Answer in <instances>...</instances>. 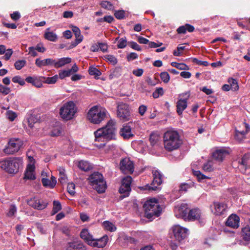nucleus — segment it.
<instances>
[{"instance_id":"f257e3e1","label":"nucleus","mask_w":250,"mask_h":250,"mask_svg":"<svg viewBox=\"0 0 250 250\" xmlns=\"http://www.w3.org/2000/svg\"><path fill=\"white\" fill-rule=\"evenodd\" d=\"M116 135V124L112 120H110L105 126L94 132L95 146L99 148L103 147L107 142L115 139Z\"/></svg>"},{"instance_id":"f03ea898","label":"nucleus","mask_w":250,"mask_h":250,"mask_svg":"<svg viewBox=\"0 0 250 250\" xmlns=\"http://www.w3.org/2000/svg\"><path fill=\"white\" fill-rule=\"evenodd\" d=\"M165 148L168 151L178 149L183 143L179 133L173 130L167 131L163 136Z\"/></svg>"},{"instance_id":"7ed1b4c3","label":"nucleus","mask_w":250,"mask_h":250,"mask_svg":"<svg viewBox=\"0 0 250 250\" xmlns=\"http://www.w3.org/2000/svg\"><path fill=\"white\" fill-rule=\"evenodd\" d=\"M143 208L145 216L150 220L159 217L162 210V208L159 204L158 200L155 198L146 201L143 205Z\"/></svg>"},{"instance_id":"20e7f679","label":"nucleus","mask_w":250,"mask_h":250,"mask_svg":"<svg viewBox=\"0 0 250 250\" xmlns=\"http://www.w3.org/2000/svg\"><path fill=\"white\" fill-rule=\"evenodd\" d=\"M179 217L185 221H194L199 220L201 217V211L199 208L189 210L187 204L183 203L178 210Z\"/></svg>"},{"instance_id":"39448f33","label":"nucleus","mask_w":250,"mask_h":250,"mask_svg":"<svg viewBox=\"0 0 250 250\" xmlns=\"http://www.w3.org/2000/svg\"><path fill=\"white\" fill-rule=\"evenodd\" d=\"M22 164L21 157H12L3 160L0 163V167L9 173H16Z\"/></svg>"},{"instance_id":"423d86ee","label":"nucleus","mask_w":250,"mask_h":250,"mask_svg":"<svg viewBox=\"0 0 250 250\" xmlns=\"http://www.w3.org/2000/svg\"><path fill=\"white\" fill-rule=\"evenodd\" d=\"M89 182L98 193H103L107 188L106 182L103 175L99 172L92 173L88 178Z\"/></svg>"},{"instance_id":"0eeeda50","label":"nucleus","mask_w":250,"mask_h":250,"mask_svg":"<svg viewBox=\"0 0 250 250\" xmlns=\"http://www.w3.org/2000/svg\"><path fill=\"white\" fill-rule=\"evenodd\" d=\"M107 111L105 108L94 106L88 111L87 118L94 124H99L104 121L106 116Z\"/></svg>"},{"instance_id":"6e6552de","label":"nucleus","mask_w":250,"mask_h":250,"mask_svg":"<svg viewBox=\"0 0 250 250\" xmlns=\"http://www.w3.org/2000/svg\"><path fill=\"white\" fill-rule=\"evenodd\" d=\"M77 111L75 104L73 101H69L64 104L60 108L59 113L62 119L68 121L74 118Z\"/></svg>"},{"instance_id":"1a4fd4ad","label":"nucleus","mask_w":250,"mask_h":250,"mask_svg":"<svg viewBox=\"0 0 250 250\" xmlns=\"http://www.w3.org/2000/svg\"><path fill=\"white\" fill-rule=\"evenodd\" d=\"M152 174L153 176V180L151 183L152 186L146 185L145 188H142L143 189H147L149 191H157L159 189L158 186L163 182V175L157 170H153Z\"/></svg>"},{"instance_id":"9d476101","label":"nucleus","mask_w":250,"mask_h":250,"mask_svg":"<svg viewBox=\"0 0 250 250\" xmlns=\"http://www.w3.org/2000/svg\"><path fill=\"white\" fill-rule=\"evenodd\" d=\"M117 116L124 121L130 119V113L128 104L123 102L118 104L117 106Z\"/></svg>"},{"instance_id":"9b49d317","label":"nucleus","mask_w":250,"mask_h":250,"mask_svg":"<svg viewBox=\"0 0 250 250\" xmlns=\"http://www.w3.org/2000/svg\"><path fill=\"white\" fill-rule=\"evenodd\" d=\"M188 230L179 225H176L172 228V231L174 238L176 241L181 242L187 236Z\"/></svg>"},{"instance_id":"f8f14e48","label":"nucleus","mask_w":250,"mask_h":250,"mask_svg":"<svg viewBox=\"0 0 250 250\" xmlns=\"http://www.w3.org/2000/svg\"><path fill=\"white\" fill-rule=\"evenodd\" d=\"M120 169L124 173H132L134 171V165L128 158L122 159L120 163Z\"/></svg>"},{"instance_id":"ddd939ff","label":"nucleus","mask_w":250,"mask_h":250,"mask_svg":"<svg viewBox=\"0 0 250 250\" xmlns=\"http://www.w3.org/2000/svg\"><path fill=\"white\" fill-rule=\"evenodd\" d=\"M27 204L35 209L42 210L46 208L48 203L42 200L36 198H32L27 201Z\"/></svg>"},{"instance_id":"4468645a","label":"nucleus","mask_w":250,"mask_h":250,"mask_svg":"<svg viewBox=\"0 0 250 250\" xmlns=\"http://www.w3.org/2000/svg\"><path fill=\"white\" fill-rule=\"evenodd\" d=\"M211 211L215 215H223L227 208V205L224 203L218 202H214L211 206Z\"/></svg>"},{"instance_id":"2eb2a0df","label":"nucleus","mask_w":250,"mask_h":250,"mask_svg":"<svg viewBox=\"0 0 250 250\" xmlns=\"http://www.w3.org/2000/svg\"><path fill=\"white\" fill-rule=\"evenodd\" d=\"M17 141L16 140L11 139L8 143V146L4 149V152L7 154H13L17 152L21 146Z\"/></svg>"},{"instance_id":"dca6fc26","label":"nucleus","mask_w":250,"mask_h":250,"mask_svg":"<svg viewBox=\"0 0 250 250\" xmlns=\"http://www.w3.org/2000/svg\"><path fill=\"white\" fill-rule=\"evenodd\" d=\"M132 123L129 122L127 124H125L123 125V127L121 128L120 131V134L125 139H128L132 138L134 136V134L132 132Z\"/></svg>"},{"instance_id":"f3484780","label":"nucleus","mask_w":250,"mask_h":250,"mask_svg":"<svg viewBox=\"0 0 250 250\" xmlns=\"http://www.w3.org/2000/svg\"><path fill=\"white\" fill-rule=\"evenodd\" d=\"M239 217L236 214H232L226 221V225L233 229H237L239 227Z\"/></svg>"},{"instance_id":"a211bd4d","label":"nucleus","mask_w":250,"mask_h":250,"mask_svg":"<svg viewBox=\"0 0 250 250\" xmlns=\"http://www.w3.org/2000/svg\"><path fill=\"white\" fill-rule=\"evenodd\" d=\"M229 154V151L225 148L216 150L212 153V157L216 161L222 162L227 155Z\"/></svg>"},{"instance_id":"6ab92c4d","label":"nucleus","mask_w":250,"mask_h":250,"mask_svg":"<svg viewBox=\"0 0 250 250\" xmlns=\"http://www.w3.org/2000/svg\"><path fill=\"white\" fill-rule=\"evenodd\" d=\"M66 250H86V248L83 243L73 241L67 243Z\"/></svg>"},{"instance_id":"aec40b11","label":"nucleus","mask_w":250,"mask_h":250,"mask_svg":"<svg viewBox=\"0 0 250 250\" xmlns=\"http://www.w3.org/2000/svg\"><path fill=\"white\" fill-rule=\"evenodd\" d=\"M188 106V99H179L176 104V112L177 114L181 116L183 114V111Z\"/></svg>"},{"instance_id":"412c9836","label":"nucleus","mask_w":250,"mask_h":250,"mask_svg":"<svg viewBox=\"0 0 250 250\" xmlns=\"http://www.w3.org/2000/svg\"><path fill=\"white\" fill-rule=\"evenodd\" d=\"M107 237L106 238L103 237V238L98 239H95L93 238L92 241L90 242L89 245L93 247L103 248L107 244Z\"/></svg>"},{"instance_id":"4be33fe9","label":"nucleus","mask_w":250,"mask_h":250,"mask_svg":"<svg viewBox=\"0 0 250 250\" xmlns=\"http://www.w3.org/2000/svg\"><path fill=\"white\" fill-rule=\"evenodd\" d=\"M54 60L50 58H48L42 60H41L40 58H37L35 61V64L39 67H42V66L47 65L54 66Z\"/></svg>"},{"instance_id":"5701e85b","label":"nucleus","mask_w":250,"mask_h":250,"mask_svg":"<svg viewBox=\"0 0 250 250\" xmlns=\"http://www.w3.org/2000/svg\"><path fill=\"white\" fill-rule=\"evenodd\" d=\"M195 28L194 27L188 23H186L184 25H182L179 26L176 30V31L178 34H185L186 33L187 31L189 32H192L194 31Z\"/></svg>"},{"instance_id":"b1692460","label":"nucleus","mask_w":250,"mask_h":250,"mask_svg":"<svg viewBox=\"0 0 250 250\" xmlns=\"http://www.w3.org/2000/svg\"><path fill=\"white\" fill-rule=\"evenodd\" d=\"M71 62V59L70 58H62L59 59L57 61L54 60V66L56 68H58L66 64H68Z\"/></svg>"},{"instance_id":"393cba45","label":"nucleus","mask_w":250,"mask_h":250,"mask_svg":"<svg viewBox=\"0 0 250 250\" xmlns=\"http://www.w3.org/2000/svg\"><path fill=\"white\" fill-rule=\"evenodd\" d=\"M42 182L44 187L53 188L56 185L57 181L55 177L52 176L51 180L45 178H42Z\"/></svg>"},{"instance_id":"a878e982","label":"nucleus","mask_w":250,"mask_h":250,"mask_svg":"<svg viewBox=\"0 0 250 250\" xmlns=\"http://www.w3.org/2000/svg\"><path fill=\"white\" fill-rule=\"evenodd\" d=\"M80 237L89 245L90 242L92 241L93 239L92 235L89 233L87 229H82L80 233Z\"/></svg>"},{"instance_id":"bb28decb","label":"nucleus","mask_w":250,"mask_h":250,"mask_svg":"<svg viewBox=\"0 0 250 250\" xmlns=\"http://www.w3.org/2000/svg\"><path fill=\"white\" fill-rule=\"evenodd\" d=\"M49 28L46 29L44 34V37L48 41L55 42L58 39V36L54 32L49 31Z\"/></svg>"},{"instance_id":"cd10ccee","label":"nucleus","mask_w":250,"mask_h":250,"mask_svg":"<svg viewBox=\"0 0 250 250\" xmlns=\"http://www.w3.org/2000/svg\"><path fill=\"white\" fill-rule=\"evenodd\" d=\"M246 130H243L241 131H239L238 130H236L235 133V139L239 141H241L245 138V135L247 134L248 132V129H249V125L248 124H246Z\"/></svg>"},{"instance_id":"c85d7f7f","label":"nucleus","mask_w":250,"mask_h":250,"mask_svg":"<svg viewBox=\"0 0 250 250\" xmlns=\"http://www.w3.org/2000/svg\"><path fill=\"white\" fill-rule=\"evenodd\" d=\"M159 135L155 133H152L149 136V141L152 146H158L160 141Z\"/></svg>"},{"instance_id":"c756f323","label":"nucleus","mask_w":250,"mask_h":250,"mask_svg":"<svg viewBox=\"0 0 250 250\" xmlns=\"http://www.w3.org/2000/svg\"><path fill=\"white\" fill-rule=\"evenodd\" d=\"M242 236L245 241H250V227L247 226L242 230Z\"/></svg>"},{"instance_id":"7c9ffc66","label":"nucleus","mask_w":250,"mask_h":250,"mask_svg":"<svg viewBox=\"0 0 250 250\" xmlns=\"http://www.w3.org/2000/svg\"><path fill=\"white\" fill-rule=\"evenodd\" d=\"M78 167L82 170L86 171L92 169V166L87 161H81L78 164Z\"/></svg>"},{"instance_id":"2f4dec72","label":"nucleus","mask_w":250,"mask_h":250,"mask_svg":"<svg viewBox=\"0 0 250 250\" xmlns=\"http://www.w3.org/2000/svg\"><path fill=\"white\" fill-rule=\"evenodd\" d=\"M130 190L131 188H128L126 186L125 187L124 186V185H121L119 189V192L121 194H124L123 195L121 196L122 199L123 198L128 196Z\"/></svg>"},{"instance_id":"473e14b6","label":"nucleus","mask_w":250,"mask_h":250,"mask_svg":"<svg viewBox=\"0 0 250 250\" xmlns=\"http://www.w3.org/2000/svg\"><path fill=\"white\" fill-rule=\"evenodd\" d=\"M62 205L60 201L54 200L53 202V208L51 212L52 215H54L62 209Z\"/></svg>"},{"instance_id":"72a5a7b5","label":"nucleus","mask_w":250,"mask_h":250,"mask_svg":"<svg viewBox=\"0 0 250 250\" xmlns=\"http://www.w3.org/2000/svg\"><path fill=\"white\" fill-rule=\"evenodd\" d=\"M71 28L75 35L76 39H80L83 41V37L81 35V32L79 28L76 26L72 25H71Z\"/></svg>"},{"instance_id":"f704fd0d","label":"nucleus","mask_w":250,"mask_h":250,"mask_svg":"<svg viewBox=\"0 0 250 250\" xmlns=\"http://www.w3.org/2000/svg\"><path fill=\"white\" fill-rule=\"evenodd\" d=\"M171 65L179 70H188L189 69V66L184 63H178L173 62L171 63Z\"/></svg>"},{"instance_id":"c9c22d12","label":"nucleus","mask_w":250,"mask_h":250,"mask_svg":"<svg viewBox=\"0 0 250 250\" xmlns=\"http://www.w3.org/2000/svg\"><path fill=\"white\" fill-rule=\"evenodd\" d=\"M89 75L94 76L96 79H98V77L102 75V73L97 68L93 66H90L88 69Z\"/></svg>"},{"instance_id":"e433bc0d","label":"nucleus","mask_w":250,"mask_h":250,"mask_svg":"<svg viewBox=\"0 0 250 250\" xmlns=\"http://www.w3.org/2000/svg\"><path fill=\"white\" fill-rule=\"evenodd\" d=\"M228 82L229 83L230 87L232 90L236 91L239 89V85L236 79L230 78L228 79Z\"/></svg>"},{"instance_id":"4c0bfd02","label":"nucleus","mask_w":250,"mask_h":250,"mask_svg":"<svg viewBox=\"0 0 250 250\" xmlns=\"http://www.w3.org/2000/svg\"><path fill=\"white\" fill-rule=\"evenodd\" d=\"M41 78L42 80H44L45 83H48V84H54L55 83L58 79V76L57 75H55L53 77H42Z\"/></svg>"},{"instance_id":"58836bf2","label":"nucleus","mask_w":250,"mask_h":250,"mask_svg":"<svg viewBox=\"0 0 250 250\" xmlns=\"http://www.w3.org/2000/svg\"><path fill=\"white\" fill-rule=\"evenodd\" d=\"M103 226L105 229L110 231H114L116 229L115 226L112 223L108 221L104 222Z\"/></svg>"},{"instance_id":"ea45409f","label":"nucleus","mask_w":250,"mask_h":250,"mask_svg":"<svg viewBox=\"0 0 250 250\" xmlns=\"http://www.w3.org/2000/svg\"><path fill=\"white\" fill-rule=\"evenodd\" d=\"M26 64L24 60H18L14 63L15 68L18 70L21 69Z\"/></svg>"},{"instance_id":"a19ab883","label":"nucleus","mask_w":250,"mask_h":250,"mask_svg":"<svg viewBox=\"0 0 250 250\" xmlns=\"http://www.w3.org/2000/svg\"><path fill=\"white\" fill-rule=\"evenodd\" d=\"M193 173L194 176L197 177L199 181H200L202 180H204L205 179H209L210 178L203 174L199 170H194L193 171Z\"/></svg>"},{"instance_id":"79ce46f5","label":"nucleus","mask_w":250,"mask_h":250,"mask_svg":"<svg viewBox=\"0 0 250 250\" xmlns=\"http://www.w3.org/2000/svg\"><path fill=\"white\" fill-rule=\"evenodd\" d=\"M100 5L102 6V7L105 9L111 10L114 9L113 5L109 1H102Z\"/></svg>"},{"instance_id":"37998d69","label":"nucleus","mask_w":250,"mask_h":250,"mask_svg":"<svg viewBox=\"0 0 250 250\" xmlns=\"http://www.w3.org/2000/svg\"><path fill=\"white\" fill-rule=\"evenodd\" d=\"M132 182V178L130 176H127L123 179L122 181V184L124 185V186L127 187L128 188H130V185Z\"/></svg>"},{"instance_id":"c03bdc74","label":"nucleus","mask_w":250,"mask_h":250,"mask_svg":"<svg viewBox=\"0 0 250 250\" xmlns=\"http://www.w3.org/2000/svg\"><path fill=\"white\" fill-rule=\"evenodd\" d=\"M160 76L161 80L163 81L164 83H167L169 81L170 76L169 74L167 72H161L160 75Z\"/></svg>"},{"instance_id":"a18cd8bd","label":"nucleus","mask_w":250,"mask_h":250,"mask_svg":"<svg viewBox=\"0 0 250 250\" xmlns=\"http://www.w3.org/2000/svg\"><path fill=\"white\" fill-rule=\"evenodd\" d=\"M61 133V127L60 126L55 127L51 131L50 135L52 136H58Z\"/></svg>"},{"instance_id":"49530a36","label":"nucleus","mask_w":250,"mask_h":250,"mask_svg":"<svg viewBox=\"0 0 250 250\" xmlns=\"http://www.w3.org/2000/svg\"><path fill=\"white\" fill-rule=\"evenodd\" d=\"M127 45V41L126 38H121L118 42L117 47L120 49H123L126 47Z\"/></svg>"},{"instance_id":"de8ad7c7","label":"nucleus","mask_w":250,"mask_h":250,"mask_svg":"<svg viewBox=\"0 0 250 250\" xmlns=\"http://www.w3.org/2000/svg\"><path fill=\"white\" fill-rule=\"evenodd\" d=\"M114 16L118 20L124 19L125 17V12L124 10L116 11Z\"/></svg>"},{"instance_id":"09e8293b","label":"nucleus","mask_w":250,"mask_h":250,"mask_svg":"<svg viewBox=\"0 0 250 250\" xmlns=\"http://www.w3.org/2000/svg\"><path fill=\"white\" fill-rule=\"evenodd\" d=\"M75 185L73 183H69L67 185V191L71 195H74L75 193Z\"/></svg>"},{"instance_id":"8fccbe9b","label":"nucleus","mask_w":250,"mask_h":250,"mask_svg":"<svg viewBox=\"0 0 250 250\" xmlns=\"http://www.w3.org/2000/svg\"><path fill=\"white\" fill-rule=\"evenodd\" d=\"M17 212V208L15 205H11L7 213V215L9 217L13 216Z\"/></svg>"},{"instance_id":"3c124183","label":"nucleus","mask_w":250,"mask_h":250,"mask_svg":"<svg viewBox=\"0 0 250 250\" xmlns=\"http://www.w3.org/2000/svg\"><path fill=\"white\" fill-rule=\"evenodd\" d=\"M203 169L205 171L210 172L213 170L212 165L211 164V162H208L204 164L203 166Z\"/></svg>"},{"instance_id":"603ef678","label":"nucleus","mask_w":250,"mask_h":250,"mask_svg":"<svg viewBox=\"0 0 250 250\" xmlns=\"http://www.w3.org/2000/svg\"><path fill=\"white\" fill-rule=\"evenodd\" d=\"M10 92L11 90L9 87L3 86L1 84H0V93H2L4 95H6L10 93Z\"/></svg>"},{"instance_id":"864d4df0","label":"nucleus","mask_w":250,"mask_h":250,"mask_svg":"<svg viewBox=\"0 0 250 250\" xmlns=\"http://www.w3.org/2000/svg\"><path fill=\"white\" fill-rule=\"evenodd\" d=\"M104 58L106 60L110 62L113 65H115L117 63V59L113 55H107L104 56Z\"/></svg>"},{"instance_id":"5fc2aeb1","label":"nucleus","mask_w":250,"mask_h":250,"mask_svg":"<svg viewBox=\"0 0 250 250\" xmlns=\"http://www.w3.org/2000/svg\"><path fill=\"white\" fill-rule=\"evenodd\" d=\"M164 94V90L162 87L157 88L153 93V97L154 98H157L160 95L162 96Z\"/></svg>"},{"instance_id":"6e6d98bb","label":"nucleus","mask_w":250,"mask_h":250,"mask_svg":"<svg viewBox=\"0 0 250 250\" xmlns=\"http://www.w3.org/2000/svg\"><path fill=\"white\" fill-rule=\"evenodd\" d=\"M70 75L71 73L69 70L61 71L59 72V77L62 80L63 79L66 77L70 76Z\"/></svg>"},{"instance_id":"4d7b16f0","label":"nucleus","mask_w":250,"mask_h":250,"mask_svg":"<svg viewBox=\"0 0 250 250\" xmlns=\"http://www.w3.org/2000/svg\"><path fill=\"white\" fill-rule=\"evenodd\" d=\"M128 45H129L130 47L134 50H137V51H141L142 50L141 47L136 42L131 41L127 43Z\"/></svg>"},{"instance_id":"13d9d810","label":"nucleus","mask_w":250,"mask_h":250,"mask_svg":"<svg viewBox=\"0 0 250 250\" xmlns=\"http://www.w3.org/2000/svg\"><path fill=\"white\" fill-rule=\"evenodd\" d=\"M114 20V18L112 16H106L103 18H101L98 20V21H105L108 23H111Z\"/></svg>"},{"instance_id":"bf43d9fd","label":"nucleus","mask_w":250,"mask_h":250,"mask_svg":"<svg viewBox=\"0 0 250 250\" xmlns=\"http://www.w3.org/2000/svg\"><path fill=\"white\" fill-rule=\"evenodd\" d=\"M7 117L10 121H13L17 117L16 113L12 111H8L6 113Z\"/></svg>"},{"instance_id":"052dcab7","label":"nucleus","mask_w":250,"mask_h":250,"mask_svg":"<svg viewBox=\"0 0 250 250\" xmlns=\"http://www.w3.org/2000/svg\"><path fill=\"white\" fill-rule=\"evenodd\" d=\"M250 156L249 154H245L242 157L241 161L239 162V163L242 165L246 166L247 165V161L250 159Z\"/></svg>"},{"instance_id":"680f3d73","label":"nucleus","mask_w":250,"mask_h":250,"mask_svg":"<svg viewBox=\"0 0 250 250\" xmlns=\"http://www.w3.org/2000/svg\"><path fill=\"white\" fill-rule=\"evenodd\" d=\"M82 42V41H81L80 39H76L75 41L71 42L70 45L67 47V49L69 50L75 47Z\"/></svg>"},{"instance_id":"e2e57ef3","label":"nucleus","mask_w":250,"mask_h":250,"mask_svg":"<svg viewBox=\"0 0 250 250\" xmlns=\"http://www.w3.org/2000/svg\"><path fill=\"white\" fill-rule=\"evenodd\" d=\"M21 17L20 13L18 11L14 12L10 14V18L15 21L19 20Z\"/></svg>"},{"instance_id":"0e129e2a","label":"nucleus","mask_w":250,"mask_h":250,"mask_svg":"<svg viewBox=\"0 0 250 250\" xmlns=\"http://www.w3.org/2000/svg\"><path fill=\"white\" fill-rule=\"evenodd\" d=\"M33 172L26 171L24 174V179L34 180L36 178L35 176L33 174Z\"/></svg>"},{"instance_id":"69168bd1","label":"nucleus","mask_w":250,"mask_h":250,"mask_svg":"<svg viewBox=\"0 0 250 250\" xmlns=\"http://www.w3.org/2000/svg\"><path fill=\"white\" fill-rule=\"evenodd\" d=\"M137 41L141 44H149V41L143 37L139 36L137 38Z\"/></svg>"},{"instance_id":"338daca9","label":"nucleus","mask_w":250,"mask_h":250,"mask_svg":"<svg viewBox=\"0 0 250 250\" xmlns=\"http://www.w3.org/2000/svg\"><path fill=\"white\" fill-rule=\"evenodd\" d=\"M13 53V51L12 49H8L5 51V55L3 56L5 60L7 61L10 59L12 54Z\"/></svg>"},{"instance_id":"774afa93","label":"nucleus","mask_w":250,"mask_h":250,"mask_svg":"<svg viewBox=\"0 0 250 250\" xmlns=\"http://www.w3.org/2000/svg\"><path fill=\"white\" fill-rule=\"evenodd\" d=\"M138 57V56L137 53L134 52H131L127 55V60L128 61H130L137 59Z\"/></svg>"}]
</instances>
